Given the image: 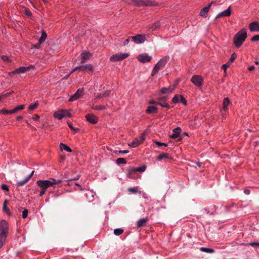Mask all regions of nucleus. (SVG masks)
Instances as JSON below:
<instances>
[{
	"instance_id": "53",
	"label": "nucleus",
	"mask_w": 259,
	"mask_h": 259,
	"mask_svg": "<svg viewBox=\"0 0 259 259\" xmlns=\"http://www.w3.org/2000/svg\"><path fill=\"white\" fill-rule=\"evenodd\" d=\"M168 99V97L167 96H164L159 98V100L162 102H165Z\"/></svg>"
},
{
	"instance_id": "25",
	"label": "nucleus",
	"mask_w": 259,
	"mask_h": 259,
	"mask_svg": "<svg viewBox=\"0 0 259 259\" xmlns=\"http://www.w3.org/2000/svg\"><path fill=\"white\" fill-rule=\"evenodd\" d=\"M230 101L228 98H225L223 100V109L226 110L228 108V105L230 104Z\"/></svg>"
},
{
	"instance_id": "43",
	"label": "nucleus",
	"mask_w": 259,
	"mask_h": 259,
	"mask_svg": "<svg viewBox=\"0 0 259 259\" xmlns=\"http://www.w3.org/2000/svg\"><path fill=\"white\" fill-rule=\"evenodd\" d=\"M93 109L97 110H102L105 109V107L104 106H96L95 107L93 108Z\"/></svg>"
},
{
	"instance_id": "23",
	"label": "nucleus",
	"mask_w": 259,
	"mask_h": 259,
	"mask_svg": "<svg viewBox=\"0 0 259 259\" xmlns=\"http://www.w3.org/2000/svg\"><path fill=\"white\" fill-rule=\"evenodd\" d=\"M140 144H141V142L140 141V140L138 138H136L135 140H133V142L129 143L128 145L130 147L135 148V147H137Z\"/></svg>"
},
{
	"instance_id": "59",
	"label": "nucleus",
	"mask_w": 259,
	"mask_h": 259,
	"mask_svg": "<svg viewBox=\"0 0 259 259\" xmlns=\"http://www.w3.org/2000/svg\"><path fill=\"white\" fill-rule=\"evenodd\" d=\"M12 110V112L13 114V113H15L17 112L18 111H19V109L18 107L17 106L16 107H15L14 109H13Z\"/></svg>"
},
{
	"instance_id": "48",
	"label": "nucleus",
	"mask_w": 259,
	"mask_h": 259,
	"mask_svg": "<svg viewBox=\"0 0 259 259\" xmlns=\"http://www.w3.org/2000/svg\"><path fill=\"white\" fill-rule=\"evenodd\" d=\"M258 40H259V35H255L253 36V37H252V38H251V41H258Z\"/></svg>"
},
{
	"instance_id": "34",
	"label": "nucleus",
	"mask_w": 259,
	"mask_h": 259,
	"mask_svg": "<svg viewBox=\"0 0 259 259\" xmlns=\"http://www.w3.org/2000/svg\"><path fill=\"white\" fill-rule=\"evenodd\" d=\"M123 232V230L121 228L115 229L114 230V234L117 236H119V235H121Z\"/></svg>"
},
{
	"instance_id": "13",
	"label": "nucleus",
	"mask_w": 259,
	"mask_h": 259,
	"mask_svg": "<svg viewBox=\"0 0 259 259\" xmlns=\"http://www.w3.org/2000/svg\"><path fill=\"white\" fill-rule=\"evenodd\" d=\"M146 166L145 165H142L141 166L136 167V168H132L130 169H129L128 172H129V177L131 178H133L132 174H134L136 172L139 171V172H143L146 169Z\"/></svg>"
},
{
	"instance_id": "15",
	"label": "nucleus",
	"mask_w": 259,
	"mask_h": 259,
	"mask_svg": "<svg viewBox=\"0 0 259 259\" xmlns=\"http://www.w3.org/2000/svg\"><path fill=\"white\" fill-rule=\"evenodd\" d=\"M92 55L90 52H83L80 54V63H84V62H87L88 60H89L91 57H92Z\"/></svg>"
},
{
	"instance_id": "9",
	"label": "nucleus",
	"mask_w": 259,
	"mask_h": 259,
	"mask_svg": "<svg viewBox=\"0 0 259 259\" xmlns=\"http://www.w3.org/2000/svg\"><path fill=\"white\" fill-rule=\"evenodd\" d=\"M132 40L136 44H141L144 42L146 40L145 35L137 34L135 36L131 37Z\"/></svg>"
},
{
	"instance_id": "1",
	"label": "nucleus",
	"mask_w": 259,
	"mask_h": 259,
	"mask_svg": "<svg viewBox=\"0 0 259 259\" xmlns=\"http://www.w3.org/2000/svg\"><path fill=\"white\" fill-rule=\"evenodd\" d=\"M247 32L245 29H241L234 36L233 44L237 47H240L247 37Z\"/></svg>"
},
{
	"instance_id": "4",
	"label": "nucleus",
	"mask_w": 259,
	"mask_h": 259,
	"mask_svg": "<svg viewBox=\"0 0 259 259\" xmlns=\"http://www.w3.org/2000/svg\"><path fill=\"white\" fill-rule=\"evenodd\" d=\"M8 231V225L7 222L2 220L0 222V238L6 239Z\"/></svg>"
},
{
	"instance_id": "3",
	"label": "nucleus",
	"mask_w": 259,
	"mask_h": 259,
	"mask_svg": "<svg viewBox=\"0 0 259 259\" xmlns=\"http://www.w3.org/2000/svg\"><path fill=\"white\" fill-rule=\"evenodd\" d=\"M37 185L41 188L39 196H42L46 193V190L51 187V183L50 180H39L36 182Z\"/></svg>"
},
{
	"instance_id": "45",
	"label": "nucleus",
	"mask_w": 259,
	"mask_h": 259,
	"mask_svg": "<svg viewBox=\"0 0 259 259\" xmlns=\"http://www.w3.org/2000/svg\"><path fill=\"white\" fill-rule=\"evenodd\" d=\"M24 14L29 17H31L32 16L31 11L28 9H25L24 10Z\"/></svg>"
},
{
	"instance_id": "42",
	"label": "nucleus",
	"mask_w": 259,
	"mask_h": 259,
	"mask_svg": "<svg viewBox=\"0 0 259 259\" xmlns=\"http://www.w3.org/2000/svg\"><path fill=\"white\" fill-rule=\"evenodd\" d=\"M154 143L156 145H157L159 147H160V146H164L165 147H166L167 146V144L164 143H161V142H158V141H157L156 140L155 141H153Z\"/></svg>"
},
{
	"instance_id": "64",
	"label": "nucleus",
	"mask_w": 259,
	"mask_h": 259,
	"mask_svg": "<svg viewBox=\"0 0 259 259\" xmlns=\"http://www.w3.org/2000/svg\"><path fill=\"white\" fill-rule=\"evenodd\" d=\"M39 119V116L38 115H35L33 117V119L34 120H38Z\"/></svg>"
},
{
	"instance_id": "5",
	"label": "nucleus",
	"mask_w": 259,
	"mask_h": 259,
	"mask_svg": "<svg viewBox=\"0 0 259 259\" xmlns=\"http://www.w3.org/2000/svg\"><path fill=\"white\" fill-rule=\"evenodd\" d=\"M158 3L152 0H138L137 6H157Z\"/></svg>"
},
{
	"instance_id": "18",
	"label": "nucleus",
	"mask_w": 259,
	"mask_h": 259,
	"mask_svg": "<svg viewBox=\"0 0 259 259\" xmlns=\"http://www.w3.org/2000/svg\"><path fill=\"white\" fill-rule=\"evenodd\" d=\"M249 30L251 32L259 31V24L257 22H253L249 25Z\"/></svg>"
},
{
	"instance_id": "30",
	"label": "nucleus",
	"mask_w": 259,
	"mask_h": 259,
	"mask_svg": "<svg viewBox=\"0 0 259 259\" xmlns=\"http://www.w3.org/2000/svg\"><path fill=\"white\" fill-rule=\"evenodd\" d=\"M110 94V91H107L103 94H99L97 95V98H101L102 97H109Z\"/></svg>"
},
{
	"instance_id": "52",
	"label": "nucleus",
	"mask_w": 259,
	"mask_h": 259,
	"mask_svg": "<svg viewBox=\"0 0 259 259\" xmlns=\"http://www.w3.org/2000/svg\"><path fill=\"white\" fill-rule=\"evenodd\" d=\"M145 134L144 133H142L141 136L138 138L141 142V144L143 142V141L145 140Z\"/></svg>"
},
{
	"instance_id": "11",
	"label": "nucleus",
	"mask_w": 259,
	"mask_h": 259,
	"mask_svg": "<svg viewBox=\"0 0 259 259\" xmlns=\"http://www.w3.org/2000/svg\"><path fill=\"white\" fill-rule=\"evenodd\" d=\"M78 70L81 71L89 70L92 71H93V66L91 64H88L85 65H81L76 67L72 70V72H73Z\"/></svg>"
},
{
	"instance_id": "47",
	"label": "nucleus",
	"mask_w": 259,
	"mask_h": 259,
	"mask_svg": "<svg viewBox=\"0 0 259 259\" xmlns=\"http://www.w3.org/2000/svg\"><path fill=\"white\" fill-rule=\"evenodd\" d=\"M230 64L228 62L227 63L222 65V68L224 70L225 72H226L227 68L230 66Z\"/></svg>"
},
{
	"instance_id": "58",
	"label": "nucleus",
	"mask_w": 259,
	"mask_h": 259,
	"mask_svg": "<svg viewBox=\"0 0 259 259\" xmlns=\"http://www.w3.org/2000/svg\"><path fill=\"white\" fill-rule=\"evenodd\" d=\"M131 39V37H128L127 39H126L123 42V45H126L130 42Z\"/></svg>"
},
{
	"instance_id": "54",
	"label": "nucleus",
	"mask_w": 259,
	"mask_h": 259,
	"mask_svg": "<svg viewBox=\"0 0 259 259\" xmlns=\"http://www.w3.org/2000/svg\"><path fill=\"white\" fill-rule=\"evenodd\" d=\"M181 102L184 104V105H186L187 104V101L182 96H180V100Z\"/></svg>"
},
{
	"instance_id": "38",
	"label": "nucleus",
	"mask_w": 259,
	"mask_h": 259,
	"mask_svg": "<svg viewBox=\"0 0 259 259\" xmlns=\"http://www.w3.org/2000/svg\"><path fill=\"white\" fill-rule=\"evenodd\" d=\"M180 96L179 95H176L172 99V102L174 103H177L180 100Z\"/></svg>"
},
{
	"instance_id": "10",
	"label": "nucleus",
	"mask_w": 259,
	"mask_h": 259,
	"mask_svg": "<svg viewBox=\"0 0 259 259\" xmlns=\"http://www.w3.org/2000/svg\"><path fill=\"white\" fill-rule=\"evenodd\" d=\"M191 81L198 87H201L203 83V79L200 75H193L191 79Z\"/></svg>"
},
{
	"instance_id": "56",
	"label": "nucleus",
	"mask_w": 259,
	"mask_h": 259,
	"mask_svg": "<svg viewBox=\"0 0 259 259\" xmlns=\"http://www.w3.org/2000/svg\"><path fill=\"white\" fill-rule=\"evenodd\" d=\"M42 43H39V41L38 40V42L36 44H34V45H33V47L34 48H36V49H39L40 47V45Z\"/></svg>"
},
{
	"instance_id": "50",
	"label": "nucleus",
	"mask_w": 259,
	"mask_h": 259,
	"mask_svg": "<svg viewBox=\"0 0 259 259\" xmlns=\"http://www.w3.org/2000/svg\"><path fill=\"white\" fill-rule=\"evenodd\" d=\"M28 215V210L27 209H25L22 211V218L25 219L26 218Z\"/></svg>"
},
{
	"instance_id": "49",
	"label": "nucleus",
	"mask_w": 259,
	"mask_h": 259,
	"mask_svg": "<svg viewBox=\"0 0 259 259\" xmlns=\"http://www.w3.org/2000/svg\"><path fill=\"white\" fill-rule=\"evenodd\" d=\"M248 245H250L252 247H259V242H251Z\"/></svg>"
},
{
	"instance_id": "20",
	"label": "nucleus",
	"mask_w": 259,
	"mask_h": 259,
	"mask_svg": "<svg viewBox=\"0 0 259 259\" xmlns=\"http://www.w3.org/2000/svg\"><path fill=\"white\" fill-rule=\"evenodd\" d=\"M160 26V23L159 22H156V23H154L151 25H148L147 27L149 29V30L150 31H154L155 30H156L157 29H158V28H159Z\"/></svg>"
},
{
	"instance_id": "2",
	"label": "nucleus",
	"mask_w": 259,
	"mask_h": 259,
	"mask_svg": "<svg viewBox=\"0 0 259 259\" xmlns=\"http://www.w3.org/2000/svg\"><path fill=\"white\" fill-rule=\"evenodd\" d=\"M169 58L168 56H165L159 60L155 65L151 73V75L154 76L158 71L162 68L167 62Z\"/></svg>"
},
{
	"instance_id": "21",
	"label": "nucleus",
	"mask_w": 259,
	"mask_h": 259,
	"mask_svg": "<svg viewBox=\"0 0 259 259\" xmlns=\"http://www.w3.org/2000/svg\"><path fill=\"white\" fill-rule=\"evenodd\" d=\"M157 112V108L154 106H149L146 110V113L148 114H151L156 113Z\"/></svg>"
},
{
	"instance_id": "24",
	"label": "nucleus",
	"mask_w": 259,
	"mask_h": 259,
	"mask_svg": "<svg viewBox=\"0 0 259 259\" xmlns=\"http://www.w3.org/2000/svg\"><path fill=\"white\" fill-rule=\"evenodd\" d=\"M148 219L147 218H143L139 220L137 222V226L139 228L142 227L145 225L146 223L147 222Z\"/></svg>"
},
{
	"instance_id": "12",
	"label": "nucleus",
	"mask_w": 259,
	"mask_h": 259,
	"mask_svg": "<svg viewBox=\"0 0 259 259\" xmlns=\"http://www.w3.org/2000/svg\"><path fill=\"white\" fill-rule=\"evenodd\" d=\"M138 60L143 63L149 62L152 59L151 56H149L147 54L144 53L138 56Z\"/></svg>"
},
{
	"instance_id": "29",
	"label": "nucleus",
	"mask_w": 259,
	"mask_h": 259,
	"mask_svg": "<svg viewBox=\"0 0 259 259\" xmlns=\"http://www.w3.org/2000/svg\"><path fill=\"white\" fill-rule=\"evenodd\" d=\"M47 37V33L44 30H42L41 32V36L38 40L39 41V43H42V42L46 40Z\"/></svg>"
},
{
	"instance_id": "14",
	"label": "nucleus",
	"mask_w": 259,
	"mask_h": 259,
	"mask_svg": "<svg viewBox=\"0 0 259 259\" xmlns=\"http://www.w3.org/2000/svg\"><path fill=\"white\" fill-rule=\"evenodd\" d=\"M213 4H215V3L213 2H211L206 7L203 8L200 12V16L203 18H206L207 16V13L208 12L211 5Z\"/></svg>"
},
{
	"instance_id": "36",
	"label": "nucleus",
	"mask_w": 259,
	"mask_h": 259,
	"mask_svg": "<svg viewBox=\"0 0 259 259\" xmlns=\"http://www.w3.org/2000/svg\"><path fill=\"white\" fill-rule=\"evenodd\" d=\"M38 106V103L37 102H35L33 104H31L29 106V110H33L37 107Z\"/></svg>"
},
{
	"instance_id": "62",
	"label": "nucleus",
	"mask_w": 259,
	"mask_h": 259,
	"mask_svg": "<svg viewBox=\"0 0 259 259\" xmlns=\"http://www.w3.org/2000/svg\"><path fill=\"white\" fill-rule=\"evenodd\" d=\"M34 172V171H32L31 172V173L29 176H28L27 177V178H27V179H28V180H29L30 179V178L32 177V176H33V175Z\"/></svg>"
},
{
	"instance_id": "19",
	"label": "nucleus",
	"mask_w": 259,
	"mask_h": 259,
	"mask_svg": "<svg viewBox=\"0 0 259 259\" xmlns=\"http://www.w3.org/2000/svg\"><path fill=\"white\" fill-rule=\"evenodd\" d=\"M87 121L91 123L96 124L98 121L97 117L93 114H88L86 115Z\"/></svg>"
},
{
	"instance_id": "60",
	"label": "nucleus",
	"mask_w": 259,
	"mask_h": 259,
	"mask_svg": "<svg viewBox=\"0 0 259 259\" xmlns=\"http://www.w3.org/2000/svg\"><path fill=\"white\" fill-rule=\"evenodd\" d=\"M157 103H158V102H156V101H154V100H151L149 101V103H150V104H151L158 105V104H157Z\"/></svg>"
},
{
	"instance_id": "46",
	"label": "nucleus",
	"mask_w": 259,
	"mask_h": 259,
	"mask_svg": "<svg viewBox=\"0 0 259 259\" xmlns=\"http://www.w3.org/2000/svg\"><path fill=\"white\" fill-rule=\"evenodd\" d=\"M11 94V93H7L6 94H2L0 95V101L2 100L3 99H4L6 98L7 97H8Z\"/></svg>"
},
{
	"instance_id": "61",
	"label": "nucleus",
	"mask_w": 259,
	"mask_h": 259,
	"mask_svg": "<svg viewBox=\"0 0 259 259\" xmlns=\"http://www.w3.org/2000/svg\"><path fill=\"white\" fill-rule=\"evenodd\" d=\"M2 59L5 61H9V58L7 56H3L2 57Z\"/></svg>"
},
{
	"instance_id": "7",
	"label": "nucleus",
	"mask_w": 259,
	"mask_h": 259,
	"mask_svg": "<svg viewBox=\"0 0 259 259\" xmlns=\"http://www.w3.org/2000/svg\"><path fill=\"white\" fill-rule=\"evenodd\" d=\"M84 94L83 88H80L69 99V102H73L80 98Z\"/></svg>"
},
{
	"instance_id": "39",
	"label": "nucleus",
	"mask_w": 259,
	"mask_h": 259,
	"mask_svg": "<svg viewBox=\"0 0 259 259\" xmlns=\"http://www.w3.org/2000/svg\"><path fill=\"white\" fill-rule=\"evenodd\" d=\"M116 163L118 164H125L126 161L125 159L123 158H118L116 159Z\"/></svg>"
},
{
	"instance_id": "28",
	"label": "nucleus",
	"mask_w": 259,
	"mask_h": 259,
	"mask_svg": "<svg viewBox=\"0 0 259 259\" xmlns=\"http://www.w3.org/2000/svg\"><path fill=\"white\" fill-rule=\"evenodd\" d=\"M54 117L59 120L62 119L64 117L63 113L62 111L55 112L54 114Z\"/></svg>"
},
{
	"instance_id": "40",
	"label": "nucleus",
	"mask_w": 259,
	"mask_h": 259,
	"mask_svg": "<svg viewBox=\"0 0 259 259\" xmlns=\"http://www.w3.org/2000/svg\"><path fill=\"white\" fill-rule=\"evenodd\" d=\"M1 113H2L4 114H13L12 110H6L5 109H3L0 111Z\"/></svg>"
},
{
	"instance_id": "6",
	"label": "nucleus",
	"mask_w": 259,
	"mask_h": 259,
	"mask_svg": "<svg viewBox=\"0 0 259 259\" xmlns=\"http://www.w3.org/2000/svg\"><path fill=\"white\" fill-rule=\"evenodd\" d=\"M128 56L129 55L127 53L116 54L110 57V60L111 61L116 62L123 60L127 58Z\"/></svg>"
},
{
	"instance_id": "8",
	"label": "nucleus",
	"mask_w": 259,
	"mask_h": 259,
	"mask_svg": "<svg viewBox=\"0 0 259 259\" xmlns=\"http://www.w3.org/2000/svg\"><path fill=\"white\" fill-rule=\"evenodd\" d=\"M172 132L173 133L169 135V138L173 139H175L179 138V139H178V141H181L183 138L182 136H180V133L181 132V128L179 127H177L174 128L172 130Z\"/></svg>"
},
{
	"instance_id": "16",
	"label": "nucleus",
	"mask_w": 259,
	"mask_h": 259,
	"mask_svg": "<svg viewBox=\"0 0 259 259\" xmlns=\"http://www.w3.org/2000/svg\"><path fill=\"white\" fill-rule=\"evenodd\" d=\"M231 7H229L226 10H225L218 14L215 17V19L223 17H229L231 15Z\"/></svg>"
},
{
	"instance_id": "27",
	"label": "nucleus",
	"mask_w": 259,
	"mask_h": 259,
	"mask_svg": "<svg viewBox=\"0 0 259 259\" xmlns=\"http://www.w3.org/2000/svg\"><path fill=\"white\" fill-rule=\"evenodd\" d=\"M200 250L201 251H203V252H206V253H212L213 252H214V250H213V249H211V248H206V247H201L200 248Z\"/></svg>"
},
{
	"instance_id": "44",
	"label": "nucleus",
	"mask_w": 259,
	"mask_h": 259,
	"mask_svg": "<svg viewBox=\"0 0 259 259\" xmlns=\"http://www.w3.org/2000/svg\"><path fill=\"white\" fill-rule=\"evenodd\" d=\"M62 112L63 113V116H64V117H66V116H68V117H71V114L70 113L69 111H67V110H62Z\"/></svg>"
},
{
	"instance_id": "22",
	"label": "nucleus",
	"mask_w": 259,
	"mask_h": 259,
	"mask_svg": "<svg viewBox=\"0 0 259 259\" xmlns=\"http://www.w3.org/2000/svg\"><path fill=\"white\" fill-rule=\"evenodd\" d=\"M8 204V201L7 200H5L3 203V210L4 212L7 213L8 215H10L11 214L10 209L7 207V205Z\"/></svg>"
},
{
	"instance_id": "37",
	"label": "nucleus",
	"mask_w": 259,
	"mask_h": 259,
	"mask_svg": "<svg viewBox=\"0 0 259 259\" xmlns=\"http://www.w3.org/2000/svg\"><path fill=\"white\" fill-rule=\"evenodd\" d=\"M127 190L128 192L134 194L138 193V189L137 187L128 188Z\"/></svg>"
},
{
	"instance_id": "17",
	"label": "nucleus",
	"mask_w": 259,
	"mask_h": 259,
	"mask_svg": "<svg viewBox=\"0 0 259 259\" xmlns=\"http://www.w3.org/2000/svg\"><path fill=\"white\" fill-rule=\"evenodd\" d=\"M30 67H20L19 68L15 70L14 71L10 72L9 74L10 75H12V74H15V73H23L26 72L27 71L29 70Z\"/></svg>"
},
{
	"instance_id": "41",
	"label": "nucleus",
	"mask_w": 259,
	"mask_h": 259,
	"mask_svg": "<svg viewBox=\"0 0 259 259\" xmlns=\"http://www.w3.org/2000/svg\"><path fill=\"white\" fill-rule=\"evenodd\" d=\"M236 57H237V55L235 53H234L232 55L231 58L230 59V60L228 61V63L230 64L232 63L236 59Z\"/></svg>"
},
{
	"instance_id": "32",
	"label": "nucleus",
	"mask_w": 259,
	"mask_h": 259,
	"mask_svg": "<svg viewBox=\"0 0 259 259\" xmlns=\"http://www.w3.org/2000/svg\"><path fill=\"white\" fill-rule=\"evenodd\" d=\"M168 158V154L167 153H163L160 154L157 157V159L158 160H161L162 159H163L164 158Z\"/></svg>"
},
{
	"instance_id": "35",
	"label": "nucleus",
	"mask_w": 259,
	"mask_h": 259,
	"mask_svg": "<svg viewBox=\"0 0 259 259\" xmlns=\"http://www.w3.org/2000/svg\"><path fill=\"white\" fill-rule=\"evenodd\" d=\"M157 104L160 105L163 107H165L167 109H169L170 108V106L165 102H158V103H157Z\"/></svg>"
},
{
	"instance_id": "55",
	"label": "nucleus",
	"mask_w": 259,
	"mask_h": 259,
	"mask_svg": "<svg viewBox=\"0 0 259 259\" xmlns=\"http://www.w3.org/2000/svg\"><path fill=\"white\" fill-rule=\"evenodd\" d=\"M168 91H169V89L167 88H163L161 90V92L162 94H166Z\"/></svg>"
},
{
	"instance_id": "31",
	"label": "nucleus",
	"mask_w": 259,
	"mask_h": 259,
	"mask_svg": "<svg viewBox=\"0 0 259 259\" xmlns=\"http://www.w3.org/2000/svg\"><path fill=\"white\" fill-rule=\"evenodd\" d=\"M29 180L26 178L23 181H20L17 182V186L21 187L24 186L25 184H26Z\"/></svg>"
},
{
	"instance_id": "57",
	"label": "nucleus",
	"mask_w": 259,
	"mask_h": 259,
	"mask_svg": "<svg viewBox=\"0 0 259 259\" xmlns=\"http://www.w3.org/2000/svg\"><path fill=\"white\" fill-rule=\"evenodd\" d=\"M68 126L71 129V130H73L76 132L78 131V128H74L73 127V126L72 125L71 123H68Z\"/></svg>"
},
{
	"instance_id": "33",
	"label": "nucleus",
	"mask_w": 259,
	"mask_h": 259,
	"mask_svg": "<svg viewBox=\"0 0 259 259\" xmlns=\"http://www.w3.org/2000/svg\"><path fill=\"white\" fill-rule=\"evenodd\" d=\"M50 182L51 183V186H53L54 185L59 184L62 183V181L61 180H55L54 179H51Z\"/></svg>"
},
{
	"instance_id": "26",
	"label": "nucleus",
	"mask_w": 259,
	"mask_h": 259,
	"mask_svg": "<svg viewBox=\"0 0 259 259\" xmlns=\"http://www.w3.org/2000/svg\"><path fill=\"white\" fill-rule=\"evenodd\" d=\"M60 148L61 150H65L69 152H72L71 148L63 143H61L60 144Z\"/></svg>"
},
{
	"instance_id": "63",
	"label": "nucleus",
	"mask_w": 259,
	"mask_h": 259,
	"mask_svg": "<svg viewBox=\"0 0 259 259\" xmlns=\"http://www.w3.org/2000/svg\"><path fill=\"white\" fill-rule=\"evenodd\" d=\"M119 153H122V154H126V153H128V151L127 150H120L119 151Z\"/></svg>"
},
{
	"instance_id": "51",
	"label": "nucleus",
	"mask_w": 259,
	"mask_h": 259,
	"mask_svg": "<svg viewBox=\"0 0 259 259\" xmlns=\"http://www.w3.org/2000/svg\"><path fill=\"white\" fill-rule=\"evenodd\" d=\"M1 188L3 190H4V191H9V187L7 185H5V184H3L2 186H1Z\"/></svg>"
}]
</instances>
